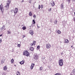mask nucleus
Listing matches in <instances>:
<instances>
[{"mask_svg":"<svg viewBox=\"0 0 75 75\" xmlns=\"http://www.w3.org/2000/svg\"><path fill=\"white\" fill-rule=\"evenodd\" d=\"M3 62V61H1V63H2V62Z\"/></svg>","mask_w":75,"mask_h":75,"instance_id":"8fccbe9b","label":"nucleus"},{"mask_svg":"<svg viewBox=\"0 0 75 75\" xmlns=\"http://www.w3.org/2000/svg\"><path fill=\"white\" fill-rule=\"evenodd\" d=\"M74 74H75V72L73 71V72H72L71 73V75H75Z\"/></svg>","mask_w":75,"mask_h":75,"instance_id":"412c9836","label":"nucleus"},{"mask_svg":"<svg viewBox=\"0 0 75 75\" xmlns=\"http://www.w3.org/2000/svg\"><path fill=\"white\" fill-rule=\"evenodd\" d=\"M51 6H54L55 5V3L54 1H52L51 3Z\"/></svg>","mask_w":75,"mask_h":75,"instance_id":"0eeeda50","label":"nucleus"},{"mask_svg":"<svg viewBox=\"0 0 75 75\" xmlns=\"http://www.w3.org/2000/svg\"><path fill=\"white\" fill-rule=\"evenodd\" d=\"M2 35V34H1L0 35V37H1Z\"/></svg>","mask_w":75,"mask_h":75,"instance_id":"37998d69","label":"nucleus"},{"mask_svg":"<svg viewBox=\"0 0 75 75\" xmlns=\"http://www.w3.org/2000/svg\"><path fill=\"white\" fill-rule=\"evenodd\" d=\"M7 33L8 34H10L11 33L10 31H8Z\"/></svg>","mask_w":75,"mask_h":75,"instance_id":"b1692460","label":"nucleus"},{"mask_svg":"<svg viewBox=\"0 0 75 75\" xmlns=\"http://www.w3.org/2000/svg\"><path fill=\"white\" fill-rule=\"evenodd\" d=\"M57 32L59 34H60L61 33V31L59 30H58L57 31Z\"/></svg>","mask_w":75,"mask_h":75,"instance_id":"2eb2a0df","label":"nucleus"},{"mask_svg":"<svg viewBox=\"0 0 75 75\" xmlns=\"http://www.w3.org/2000/svg\"><path fill=\"white\" fill-rule=\"evenodd\" d=\"M55 75H60V74L59 73H57L56 74H55Z\"/></svg>","mask_w":75,"mask_h":75,"instance_id":"72a5a7b5","label":"nucleus"},{"mask_svg":"<svg viewBox=\"0 0 75 75\" xmlns=\"http://www.w3.org/2000/svg\"><path fill=\"white\" fill-rule=\"evenodd\" d=\"M40 27L38 26V28H39Z\"/></svg>","mask_w":75,"mask_h":75,"instance_id":"c03bdc74","label":"nucleus"},{"mask_svg":"<svg viewBox=\"0 0 75 75\" xmlns=\"http://www.w3.org/2000/svg\"><path fill=\"white\" fill-rule=\"evenodd\" d=\"M13 11V10H11V11Z\"/></svg>","mask_w":75,"mask_h":75,"instance_id":"a18cd8bd","label":"nucleus"},{"mask_svg":"<svg viewBox=\"0 0 75 75\" xmlns=\"http://www.w3.org/2000/svg\"><path fill=\"white\" fill-rule=\"evenodd\" d=\"M16 74L17 75H20V72L18 71H17L16 72Z\"/></svg>","mask_w":75,"mask_h":75,"instance_id":"6ab92c4d","label":"nucleus"},{"mask_svg":"<svg viewBox=\"0 0 75 75\" xmlns=\"http://www.w3.org/2000/svg\"><path fill=\"white\" fill-rule=\"evenodd\" d=\"M40 5H39V9H40Z\"/></svg>","mask_w":75,"mask_h":75,"instance_id":"58836bf2","label":"nucleus"},{"mask_svg":"<svg viewBox=\"0 0 75 75\" xmlns=\"http://www.w3.org/2000/svg\"><path fill=\"white\" fill-rule=\"evenodd\" d=\"M57 20H56L54 21V23L55 24H56L57 23Z\"/></svg>","mask_w":75,"mask_h":75,"instance_id":"c756f323","label":"nucleus"},{"mask_svg":"<svg viewBox=\"0 0 75 75\" xmlns=\"http://www.w3.org/2000/svg\"><path fill=\"white\" fill-rule=\"evenodd\" d=\"M24 1L23 0H22L21 2V3H23Z\"/></svg>","mask_w":75,"mask_h":75,"instance_id":"a19ab883","label":"nucleus"},{"mask_svg":"<svg viewBox=\"0 0 75 75\" xmlns=\"http://www.w3.org/2000/svg\"><path fill=\"white\" fill-rule=\"evenodd\" d=\"M46 47L47 49H50L51 47V45L49 43H47L46 45Z\"/></svg>","mask_w":75,"mask_h":75,"instance_id":"7ed1b4c3","label":"nucleus"},{"mask_svg":"<svg viewBox=\"0 0 75 75\" xmlns=\"http://www.w3.org/2000/svg\"><path fill=\"white\" fill-rule=\"evenodd\" d=\"M30 33L32 35L33 34V32L31 30H30Z\"/></svg>","mask_w":75,"mask_h":75,"instance_id":"f8f14e48","label":"nucleus"},{"mask_svg":"<svg viewBox=\"0 0 75 75\" xmlns=\"http://www.w3.org/2000/svg\"><path fill=\"white\" fill-rule=\"evenodd\" d=\"M52 10V9L51 8H50V9H49V11H51Z\"/></svg>","mask_w":75,"mask_h":75,"instance_id":"c9c22d12","label":"nucleus"},{"mask_svg":"<svg viewBox=\"0 0 75 75\" xmlns=\"http://www.w3.org/2000/svg\"><path fill=\"white\" fill-rule=\"evenodd\" d=\"M74 16H75V12L74 13Z\"/></svg>","mask_w":75,"mask_h":75,"instance_id":"49530a36","label":"nucleus"},{"mask_svg":"<svg viewBox=\"0 0 75 75\" xmlns=\"http://www.w3.org/2000/svg\"><path fill=\"white\" fill-rule=\"evenodd\" d=\"M14 61V60L13 59H11V64H13Z\"/></svg>","mask_w":75,"mask_h":75,"instance_id":"4468645a","label":"nucleus"},{"mask_svg":"<svg viewBox=\"0 0 75 75\" xmlns=\"http://www.w3.org/2000/svg\"><path fill=\"white\" fill-rule=\"evenodd\" d=\"M11 1L10 0H8V2H7V3L6 4H8V5H9L11 3Z\"/></svg>","mask_w":75,"mask_h":75,"instance_id":"f3484780","label":"nucleus"},{"mask_svg":"<svg viewBox=\"0 0 75 75\" xmlns=\"http://www.w3.org/2000/svg\"><path fill=\"white\" fill-rule=\"evenodd\" d=\"M73 46H71V47H72Z\"/></svg>","mask_w":75,"mask_h":75,"instance_id":"3c124183","label":"nucleus"},{"mask_svg":"<svg viewBox=\"0 0 75 75\" xmlns=\"http://www.w3.org/2000/svg\"><path fill=\"white\" fill-rule=\"evenodd\" d=\"M4 28H5V26L3 25V27L1 28V30H2L3 29H4Z\"/></svg>","mask_w":75,"mask_h":75,"instance_id":"aec40b11","label":"nucleus"},{"mask_svg":"<svg viewBox=\"0 0 75 75\" xmlns=\"http://www.w3.org/2000/svg\"><path fill=\"white\" fill-rule=\"evenodd\" d=\"M34 66H31V69H32L33 68Z\"/></svg>","mask_w":75,"mask_h":75,"instance_id":"2f4dec72","label":"nucleus"},{"mask_svg":"<svg viewBox=\"0 0 75 75\" xmlns=\"http://www.w3.org/2000/svg\"><path fill=\"white\" fill-rule=\"evenodd\" d=\"M73 20H74V21L75 22V17L73 19Z\"/></svg>","mask_w":75,"mask_h":75,"instance_id":"e433bc0d","label":"nucleus"},{"mask_svg":"<svg viewBox=\"0 0 75 75\" xmlns=\"http://www.w3.org/2000/svg\"><path fill=\"white\" fill-rule=\"evenodd\" d=\"M29 15L30 16H31L32 15V13L30 11L29 13Z\"/></svg>","mask_w":75,"mask_h":75,"instance_id":"4be33fe9","label":"nucleus"},{"mask_svg":"<svg viewBox=\"0 0 75 75\" xmlns=\"http://www.w3.org/2000/svg\"><path fill=\"white\" fill-rule=\"evenodd\" d=\"M24 60H23L22 61H21V62H19V63L20 64L22 65L24 64Z\"/></svg>","mask_w":75,"mask_h":75,"instance_id":"9b49d317","label":"nucleus"},{"mask_svg":"<svg viewBox=\"0 0 75 75\" xmlns=\"http://www.w3.org/2000/svg\"><path fill=\"white\" fill-rule=\"evenodd\" d=\"M9 5L8 4H6V5L5 6V9L6 10H8L9 7Z\"/></svg>","mask_w":75,"mask_h":75,"instance_id":"20e7f679","label":"nucleus"},{"mask_svg":"<svg viewBox=\"0 0 75 75\" xmlns=\"http://www.w3.org/2000/svg\"><path fill=\"white\" fill-rule=\"evenodd\" d=\"M34 58L35 60H37L38 59V56L37 54H36L35 55Z\"/></svg>","mask_w":75,"mask_h":75,"instance_id":"39448f33","label":"nucleus"},{"mask_svg":"<svg viewBox=\"0 0 75 75\" xmlns=\"http://www.w3.org/2000/svg\"><path fill=\"white\" fill-rule=\"evenodd\" d=\"M40 48V46H37V48L38 49H39Z\"/></svg>","mask_w":75,"mask_h":75,"instance_id":"c85d7f7f","label":"nucleus"},{"mask_svg":"<svg viewBox=\"0 0 75 75\" xmlns=\"http://www.w3.org/2000/svg\"><path fill=\"white\" fill-rule=\"evenodd\" d=\"M61 54L62 55L64 54V53H61Z\"/></svg>","mask_w":75,"mask_h":75,"instance_id":"79ce46f5","label":"nucleus"},{"mask_svg":"<svg viewBox=\"0 0 75 75\" xmlns=\"http://www.w3.org/2000/svg\"><path fill=\"white\" fill-rule=\"evenodd\" d=\"M73 1H75V0H73Z\"/></svg>","mask_w":75,"mask_h":75,"instance_id":"09e8293b","label":"nucleus"},{"mask_svg":"<svg viewBox=\"0 0 75 75\" xmlns=\"http://www.w3.org/2000/svg\"><path fill=\"white\" fill-rule=\"evenodd\" d=\"M23 54L24 55H25L27 56H28L29 55V53L28 52L27 50L23 51Z\"/></svg>","mask_w":75,"mask_h":75,"instance_id":"f03ea898","label":"nucleus"},{"mask_svg":"<svg viewBox=\"0 0 75 75\" xmlns=\"http://www.w3.org/2000/svg\"><path fill=\"white\" fill-rule=\"evenodd\" d=\"M67 1L69 3V4L71 0H67Z\"/></svg>","mask_w":75,"mask_h":75,"instance_id":"473e14b6","label":"nucleus"},{"mask_svg":"<svg viewBox=\"0 0 75 75\" xmlns=\"http://www.w3.org/2000/svg\"><path fill=\"white\" fill-rule=\"evenodd\" d=\"M1 42H2V39H0V43Z\"/></svg>","mask_w":75,"mask_h":75,"instance_id":"4c0bfd02","label":"nucleus"},{"mask_svg":"<svg viewBox=\"0 0 75 75\" xmlns=\"http://www.w3.org/2000/svg\"><path fill=\"white\" fill-rule=\"evenodd\" d=\"M33 17L34 18H36V16L35 15V14H34V15H33Z\"/></svg>","mask_w":75,"mask_h":75,"instance_id":"f704fd0d","label":"nucleus"},{"mask_svg":"<svg viewBox=\"0 0 75 75\" xmlns=\"http://www.w3.org/2000/svg\"><path fill=\"white\" fill-rule=\"evenodd\" d=\"M64 41L66 43H68L69 42V40L67 39L64 40Z\"/></svg>","mask_w":75,"mask_h":75,"instance_id":"9d476101","label":"nucleus"},{"mask_svg":"<svg viewBox=\"0 0 75 75\" xmlns=\"http://www.w3.org/2000/svg\"><path fill=\"white\" fill-rule=\"evenodd\" d=\"M61 6L62 8H64V6H63V4H61Z\"/></svg>","mask_w":75,"mask_h":75,"instance_id":"393cba45","label":"nucleus"},{"mask_svg":"<svg viewBox=\"0 0 75 75\" xmlns=\"http://www.w3.org/2000/svg\"><path fill=\"white\" fill-rule=\"evenodd\" d=\"M25 37V35H24L23 36V38H24Z\"/></svg>","mask_w":75,"mask_h":75,"instance_id":"ea45409f","label":"nucleus"},{"mask_svg":"<svg viewBox=\"0 0 75 75\" xmlns=\"http://www.w3.org/2000/svg\"><path fill=\"white\" fill-rule=\"evenodd\" d=\"M3 6L2 4H1L0 6V9L1 11H3Z\"/></svg>","mask_w":75,"mask_h":75,"instance_id":"6e6552de","label":"nucleus"},{"mask_svg":"<svg viewBox=\"0 0 75 75\" xmlns=\"http://www.w3.org/2000/svg\"><path fill=\"white\" fill-rule=\"evenodd\" d=\"M43 5H41L40 6V8H43Z\"/></svg>","mask_w":75,"mask_h":75,"instance_id":"a878e982","label":"nucleus"},{"mask_svg":"<svg viewBox=\"0 0 75 75\" xmlns=\"http://www.w3.org/2000/svg\"><path fill=\"white\" fill-rule=\"evenodd\" d=\"M6 30V29H5V28H4V30Z\"/></svg>","mask_w":75,"mask_h":75,"instance_id":"de8ad7c7","label":"nucleus"},{"mask_svg":"<svg viewBox=\"0 0 75 75\" xmlns=\"http://www.w3.org/2000/svg\"><path fill=\"white\" fill-rule=\"evenodd\" d=\"M17 46L19 47H21V45L20 44H18Z\"/></svg>","mask_w":75,"mask_h":75,"instance_id":"cd10ccee","label":"nucleus"},{"mask_svg":"<svg viewBox=\"0 0 75 75\" xmlns=\"http://www.w3.org/2000/svg\"><path fill=\"white\" fill-rule=\"evenodd\" d=\"M33 24L35 23V22L34 20H33Z\"/></svg>","mask_w":75,"mask_h":75,"instance_id":"7c9ffc66","label":"nucleus"},{"mask_svg":"<svg viewBox=\"0 0 75 75\" xmlns=\"http://www.w3.org/2000/svg\"><path fill=\"white\" fill-rule=\"evenodd\" d=\"M36 43L35 41H33V43H31L30 45L31 46H33V45H35Z\"/></svg>","mask_w":75,"mask_h":75,"instance_id":"1a4fd4ad","label":"nucleus"},{"mask_svg":"<svg viewBox=\"0 0 75 75\" xmlns=\"http://www.w3.org/2000/svg\"><path fill=\"white\" fill-rule=\"evenodd\" d=\"M34 49V47H30V50L32 51H33Z\"/></svg>","mask_w":75,"mask_h":75,"instance_id":"dca6fc26","label":"nucleus"},{"mask_svg":"<svg viewBox=\"0 0 75 75\" xmlns=\"http://www.w3.org/2000/svg\"><path fill=\"white\" fill-rule=\"evenodd\" d=\"M26 28L25 26L23 27L22 28L23 30H25L26 29Z\"/></svg>","mask_w":75,"mask_h":75,"instance_id":"5701e85b","label":"nucleus"},{"mask_svg":"<svg viewBox=\"0 0 75 75\" xmlns=\"http://www.w3.org/2000/svg\"><path fill=\"white\" fill-rule=\"evenodd\" d=\"M7 68L6 67V66H5L4 67V71H6L7 70Z\"/></svg>","mask_w":75,"mask_h":75,"instance_id":"ddd939ff","label":"nucleus"},{"mask_svg":"<svg viewBox=\"0 0 75 75\" xmlns=\"http://www.w3.org/2000/svg\"><path fill=\"white\" fill-rule=\"evenodd\" d=\"M14 12L15 13H16L18 12V8H15L14 9Z\"/></svg>","mask_w":75,"mask_h":75,"instance_id":"423d86ee","label":"nucleus"},{"mask_svg":"<svg viewBox=\"0 0 75 75\" xmlns=\"http://www.w3.org/2000/svg\"><path fill=\"white\" fill-rule=\"evenodd\" d=\"M35 65L34 63H32L31 66H33V67H34Z\"/></svg>","mask_w":75,"mask_h":75,"instance_id":"bb28decb","label":"nucleus"},{"mask_svg":"<svg viewBox=\"0 0 75 75\" xmlns=\"http://www.w3.org/2000/svg\"><path fill=\"white\" fill-rule=\"evenodd\" d=\"M30 3H31V2H30Z\"/></svg>","mask_w":75,"mask_h":75,"instance_id":"603ef678","label":"nucleus"},{"mask_svg":"<svg viewBox=\"0 0 75 75\" xmlns=\"http://www.w3.org/2000/svg\"><path fill=\"white\" fill-rule=\"evenodd\" d=\"M62 61L63 59H60V60H59V65L61 67H62L63 65Z\"/></svg>","mask_w":75,"mask_h":75,"instance_id":"f257e3e1","label":"nucleus"},{"mask_svg":"<svg viewBox=\"0 0 75 75\" xmlns=\"http://www.w3.org/2000/svg\"><path fill=\"white\" fill-rule=\"evenodd\" d=\"M43 69V67H42V66H41V67H40V69H39V70L41 71H42Z\"/></svg>","mask_w":75,"mask_h":75,"instance_id":"a211bd4d","label":"nucleus"}]
</instances>
